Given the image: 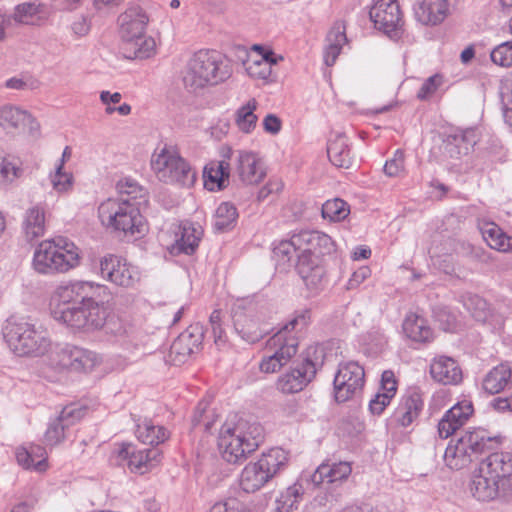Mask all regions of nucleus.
I'll use <instances>...</instances> for the list:
<instances>
[{
    "mask_svg": "<svg viewBox=\"0 0 512 512\" xmlns=\"http://www.w3.org/2000/svg\"><path fill=\"white\" fill-rule=\"evenodd\" d=\"M95 286L92 282L77 281L58 288L61 298L72 299L75 295L81 301L73 306L57 305L52 310L53 318L66 326L78 331H96L104 327L109 316V309L103 302L92 297Z\"/></svg>",
    "mask_w": 512,
    "mask_h": 512,
    "instance_id": "f257e3e1",
    "label": "nucleus"
},
{
    "mask_svg": "<svg viewBox=\"0 0 512 512\" xmlns=\"http://www.w3.org/2000/svg\"><path fill=\"white\" fill-rule=\"evenodd\" d=\"M230 65L215 51L202 49L188 60L183 72L184 87L192 92L216 86L231 77Z\"/></svg>",
    "mask_w": 512,
    "mask_h": 512,
    "instance_id": "f03ea898",
    "label": "nucleus"
},
{
    "mask_svg": "<svg viewBox=\"0 0 512 512\" xmlns=\"http://www.w3.org/2000/svg\"><path fill=\"white\" fill-rule=\"evenodd\" d=\"M263 440V427L257 422L240 419L236 424H224L218 437L222 458L232 464L244 461Z\"/></svg>",
    "mask_w": 512,
    "mask_h": 512,
    "instance_id": "7ed1b4c3",
    "label": "nucleus"
},
{
    "mask_svg": "<svg viewBox=\"0 0 512 512\" xmlns=\"http://www.w3.org/2000/svg\"><path fill=\"white\" fill-rule=\"evenodd\" d=\"M116 189L120 194L130 196L134 202L111 198L102 202L98 208L102 224H141L140 205L148 202L146 190L129 177L119 180Z\"/></svg>",
    "mask_w": 512,
    "mask_h": 512,
    "instance_id": "20e7f679",
    "label": "nucleus"
},
{
    "mask_svg": "<svg viewBox=\"0 0 512 512\" xmlns=\"http://www.w3.org/2000/svg\"><path fill=\"white\" fill-rule=\"evenodd\" d=\"M3 335L11 351L18 356L41 357L52 348L47 330L25 319H9Z\"/></svg>",
    "mask_w": 512,
    "mask_h": 512,
    "instance_id": "39448f33",
    "label": "nucleus"
},
{
    "mask_svg": "<svg viewBox=\"0 0 512 512\" xmlns=\"http://www.w3.org/2000/svg\"><path fill=\"white\" fill-rule=\"evenodd\" d=\"M79 262L78 248L62 236L42 241L33 256V268L45 275L68 272L78 266Z\"/></svg>",
    "mask_w": 512,
    "mask_h": 512,
    "instance_id": "423d86ee",
    "label": "nucleus"
},
{
    "mask_svg": "<svg viewBox=\"0 0 512 512\" xmlns=\"http://www.w3.org/2000/svg\"><path fill=\"white\" fill-rule=\"evenodd\" d=\"M150 165L156 177L164 183H177L187 187L194 184L196 172L174 145L165 144L156 148Z\"/></svg>",
    "mask_w": 512,
    "mask_h": 512,
    "instance_id": "0eeeda50",
    "label": "nucleus"
},
{
    "mask_svg": "<svg viewBox=\"0 0 512 512\" xmlns=\"http://www.w3.org/2000/svg\"><path fill=\"white\" fill-rule=\"evenodd\" d=\"M50 351L49 365L57 371L88 372L98 363V357L94 352L76 346H56Z\"/></svg>",
    "mask_w": 512,
    "mask_h": 512,
    "instance_id": "6e6552de",
    "label": "nucleus"
},
{
    "mask_svg": "<svg viewBox=\"0 0 512 512\" xmlns=\"http://www.w3.org/2000/svg\"><path fill=\"white\" fill-rule=\"evenodd\" d=\"M374 26L391 39L398 40L404 34V21L397 0H377L370 9Z\"/></svg>",
    "mask_w": 512,
    "mask_h": 512,
    "instance_id": "1a4fd4ad",
    "label": "nucleus"
},
{
    "mask_svg": "<svg viewBox=\"0 0 512 512\" xmlns=\"http://www.w3.org/2000/svg\"><path fill=\"white\" fill-rule=\"evenodd\" d=\"M317 353V347L308 348L304 361L278 378L277 389L286 394L302 391L315 377L318 367L322 365V361H319L317 357L312 360V356Z\"/></svg>",
    "mask_w": 512,
    "mask_h": 512,
    "instance_id": "9d476101",
    "label": "nucleus"
},
{
    "mask_svg": "<svg viewBox=\"0 0 512 512\" xmlns=\"http://www.w3.org/2000/svg\"><path fill=\"white\" fill-rule=\"evenodd\" d=\"M0 126L8 132L29 140H35L41 135V125L36 117L26 110L11 105L0 108Z\"/></svg>",
    "mask_w": 512,
    "mask_h": 512,
    "instance_id": "9b49d317",
    "label": "nucleus"
},
{
    "mask_svg": "<svg viewBox=\"0 0 512 512\" xmlns=\"http://www.w3.org/2000/svg\"><path fill=\"white\" fill-rule=\"evenodd\" d=\"M282 60L283 57L276 55L272 49L253 45L244 61V68L251 79L264 85L273 81L272 67Z\"/></svg>",
    "mask_w": 512,
    "mask_h": 512,
    "instance_id": "f8f14e48",
    "label": "nucleus"
},
{
    "mask_svg": "<svg viewBox=\"0 0 512 512\" xmlns=\"http://www.w3.org/2000/svg\"><path fill=\"white\" fill-rule=\"evenodd\" d=\"M365 372L356 362L341 364L334 378V395L338 403L358 395L364 386Z\"/></svg>",
    "mask_w": 512,
    "mask_h": 512,
    "instance_id": "ddd939ff",
    "label": "nucleus"
},
{
    "mask_svg": "<svg viewBox=\"0 0 512 512\" xmlns=\"http://www.w3.org/2000/svg\"><path fill=\"white\" fill-rule=\"evenodd\" d=\"M101 276L121 287H132L139 281V273L125 259L109 254L100 260Z\"/></svg>",
    "mask_w": 512,
    "mask_h": 512,
    "instance_id": "4468645a",
    "label": "nucleus"
},
{
    "mask_svg": "<svg viewBox=\"0 0 512 512\" xmlns=\"http://www.w3.org/2000/svg\"><path fill=\"white\" fill-rule=\"evenodd\" d=\"M221 160H212L207 163L203 170V183L208 191H221L229 184L230 161L233 156V149L224 145L220 148Z\"/></svg>",
    "mask_w": 512,
    "mask_h": 512,
    "instance_id": "2eb2a0df",
    "label": "nucleus"
},
{
    "mask_svg": "<svg viewBox=\"0 0 512 512\" xmlns=\"http://www.w3.org/2000/svg\"><path fill=\"white\" fill-rule=\"evenodd\" d=\"M121 44L146 35L149 16L140 6H130L118 17Z\"/></svg>",
    "mask_w": 512,
    "mask_h": 512,
    "instance_id": "dca6fc26",
    "label": "nucleus"
},
{
    "mask_svg": "<svg viewBox=\"0 0 512 512\" xmlns=\"http://www.w3.org/2000/svg\"><path fill=\"white\" fill-rule=\"evenodd\" d=\"M203 330L198 324L190 325L172 343L169 358L175 365L184 363L191 354L200 349Z\"/></svg>",
    "mask_w": 512,
    "mask_h": 512,
    "instance_id": "f3484780",
    "label": "nucleus"
},
{
    "mask_svg": "<svg viewBox=\"0 0 512 512\" xmlns=\"http://www.w3.org/2000/svg\"><path fill=\"white\" fill-rule=\"evenodd\" d=\"M236 173L242 184L255 186L267 175V169L258 153L241 150L236 161Z\"/></svg>",
    "mask_w": 512,
    "mask_h": 512,
    "instance_id": "a211bd4d",
    "label": "nucleus"
},
{
    "mask_svg": "<svg viewBox=\"0 0 512 512\" xmlns=\"http://www.w3.org/2000/svg\"><path fill=\"white\" fill-rule=\"evenodd\" d=\"M232 318L236 332L247 342L255 343L268 332V328L260 322L256 313L246 312L241 306L233 309Z\"/></svg>",
    "mask_w": 512,
    "mask_h": 512,
    "instance_id": "6ab92c4d",
    "label": "nucleus"
},
{
    "mask_svg": "<svg viewBox=\"0 0 512 512\" xmlns=\"http://www.w3.org/2000/svg\"><path fill=\"white\" fill-rule=\"evenodd\" d=\"M474 412L472 402L463 400L451 407L438 423V433L443 439L453 435L466 424Z\"/></svg>",
    "mask_w": 512,
    "mask_h": 512,
    "instance_id": "aec40b11",
    "label": "nucleus"
},
{
    "mask_svg": "<svg viewBox=\"0 0 512 512\" xmlns=\"http://www.w3.org/2000/svg\"><path fill=\"white\" fill-rule=\"evenodd\" d=\"M501 481L478 467L471 477L469 491L479 502H489L500 496Z\"/></svg>",
    "mask_w": 512,
    "mask_h": 512,
    "instance_id": "412c9836",
    "label": "nucleus"
},
{
    "mask_svg": "<svg viewBox=\"0 0 512 512\" xmlns=\"http://www.w3.org/2000/svg\"><path fill=\"white\" fill-rule=\"evenodd\" d=\"M84 410L75 407H65L48 426L44 441L47 445L56 446L65 439V429L83 417Z\"/></svg>",
    "mask_w": 512,
    "mask_h": 512,
    "instance_id": "4be33fe9",
    "label": "nucleus"
},
{
    "mask_svg": "<svg viewBox=\"0 0 512 512\" xmlns=\"http://www.w3.org/2000/svg\"><path fill=\"white\" fill-rule=\"evenodd\" d=\"M297 271L309 289H318L325 275L322 257L309 253H301L298 256Z\"/></svg>",
    "mask_w": 512,
    "mask_h": 512,
    "instance_id": "5701e85b",
    "label": "nucleus"
},
{
    "mask_svg": "<svg viewBox=\"0 0 512 512\" xmlns=\"http://www.w3.org/2000/svg\"><path fill=\"white\" fill-rule=\"evenodd\" d=\"M130 445L124 446L119 451V456L128 459V467L137 474H145L155 467L159 461L161 453L157 448L134 451Z\"/></svg>",
    "mask_w": 512,
    "mask_h": 512,
    "instance_id": "b1692460",
    "label": "nucleus"
},
{
    "mask_svg": "<svg viewBox=\"0 0 512 512\" xmlns=\"http://www.w3.org/2000/svg\"><path fill=\"white\" fill-rule=\"evenodd\" d=\"M295 241L301 243V253H309L318 257L329 254L334 247L331 237L317 230L303 229L295 234Z\"/></svg>",
    "mask_w": 512,
    "mask_h": 512,
    "instance_id": "393cba45",
    "label": "nucleus"
},
{
    "mask_svg": "<svg viewBox=\"0 0 512 512\" xmlns=\"http://www.w3.org/2000/svg\"><path fill=\"white\" fill-rule=\"evenodd\" d=\"M448 14V0H419L414 7L416 20L423 25L441 23Z\"/></svg>",
    "mask_w": 512,
    "mask_h": 512,
    "instance_id": "a878e982",
    "label": "nucleus"
},
{
    "mask_svg": "<svg viewBox=\"0 0 512 512\" xmlns=\"http://www.w3.org/2000/svg\"><path fill=\"white\" fill-rule=\"evenodd\" d=\"M479 467L486 474H490L502 482L512 475V453H491L480 462Z\"/></svg>",
    "mask_w": 512,
    "mask_h": 512,
    "instance_id": "bb28decb",
    "label": "nucleus"
},
{
    "mask_svg": "<svg viewBox=\"0 0 512 512\" xmlns=\"http://www.w3.org/2000/svg\"><path fill=\"white\" fill-rule=\"evenodd\" d=\"M16 459L20 466L27 470L39 473L45 472L49 465L47 452L40 445H31L30 448L19 447L16 450Z\"/></svg>",
    "mask_w": 512,
    "mask_h": 512,
    "instance_id": "cd10ccee",
    "label": "nucleus"
},
{
    "mask_svg": "<svg viewBox=\"0 0 512 512\" xmlns=\"http://www.w3.org/2000/svg\"><path fill=\"white\" fill-rule=\"evenodd\" d=\"M430 374L436 381L447 385L457 384L462 379V372L455 360L441 356L435 358L430 366Z\"/></svg>",
    "mask_w": 512,
    "mask_h": 512,
    "instance_id": "c85d7f7f",
    "label": "nucleus"
},
{
    "mask_svg": "<svg viewBox=\"0 0 512 512\" xmlns=\"http://www.w3.org/2000/svg\"><path fill=\"white\" fill-rule=\"evenodd\" d=\"M381 392H378L373 399L370 400L369 409L372 414H381L385 407L390 403L392 397L397 390V382L392 371L386 370L382 373Z\"/></svg>",
    "mask_w": 512,
    "mask_h": 512,
    "instance_id": "c756f323",
    "label": "nucleus"
},
{
    "mask_svg": "<svg viewBox=\"0 0 512 512\" xmlns=\"http://www.w3.org/2000/svg\"><path fill=\"white\" fill-rule=\"evenodd\" d=\"M351 466L347 462L322 463L311 476L314 485L319 486L324 482L334 483L346 479L351 473Z\"/></svg>",
    "mask_w": 512,
    "mask_h": 512,
    "instance_id": "7c9ffc66",
    "label": "nucleus"
},
{
    "mask_svg": "<svg viewBox=\"0 0 512 512\" xmlns=\"http://www.w3.org/2000/svg\"><path fill=\"white\" fill-rule=\"evenodd\" d=\"M179 230L180 233H176L175 243L168 247L169 253L173 256L181 253L193 254L198 246L202 230L196 229L195 226H179Z\"/></svg>",
    "mask_w": 512,
    "mask_h": 512,
    "instance_id": "2f4dec72",
    "label": "nucleus"
},
{
    "mask_svg": "<svg viewBox=\"0 0 512 512\" xmlns=\"http://www.w3.org/2000/svg\"><path fill=\"white\" fill-rule=\"evenodd\" d=\"M267 346L286 365L297 353L298 340L294 336H287V332L279 330L268 340Z\"/></svg>",
    "mask_w": 512,
    "mask_h": 512,
    "instance_id": "473e14b6",
    "label": "nucleus"
},
{
    "mask_svg": "<svg viewBox=\"0 0 512 512\" xmlns=\"http://www.w3.org/2000/svg\"><path fill=\"white\" fill-rule=\"evenodd\" d=\"M327 46L324 51L326 65L332 66L341 53L343 45L347 42L346 25L343 21H336L327 35Z\"/></svg>",
    "mask_w": 512,
    "mask_h": 512,
    "instance_id": "72a5a7b5",
    "label": "nucleus"
},
{
    "mask_svg": "<svg viewBox=\"0 0 512 512\" xmlns=\"http://www.w3.org/2000/svg\"><path fill=\"white\" fill-rule=\"evenodd\" d=\"M124 56L128 59H148L157 52V44L153 37L143 35L141 39L121 44Z\"/></svg>",
    "mask_w": 512,
    "mask_h": 512,
    "instance_id": "f704fd0d",
    "label": "nucleus"
},
{
    "mask_svg": "<svg viewBox=\"0 0 512 512\" xmlns=\"http://www.w3.org/2000/svg\"><path fill=\"white\" fill-rule=\"evenodd\" d=\"M124 56L128 59H148L157 52V44L153 37L143 35L141 39L121 44Z\"/></svg>",
    "mask_w": 512,
    "mask_h": 512,
    "instance_id": "c9c22d12",
    "label": "nucleus"
},
{
    "mask_svg": "<svg viewBox=\"0 0 512 512\" xmlns=\"http://www.w3.org/2000/svg\"><path fill=\"white\" fill-rule=\"evenodd\" d=\"M270 474H267L261 466L255 462L248 464L241 473L240 485L248 493L259 490L266 482L270 480Z\"/></svg>",
    "mask_w": 512,
    "mask_h": 512,
    "instance_id": "e433bc0d",
    "label": "nucleus"
},
{
    "mask_svg": "<svg viewBox=\"0 0 512 512\" xmlns=\"http://www.w3.org/2000/svg\"><path fill=\"white\" fill-rule=\"evenodd\" d=\"M49 11L43 5L24 3L16 7L14 19L22 24L41 25L48 20Z\"/></svg>",
    "mask_w": 512,
    "mask_h": 512,
    "instance_id": "4c0bfd02",
    "label": "nucleus"
},
{
    "mask_svg": "<svg viewBox=\"0 0 512 512\" xmlns=\"http://www.w3.org/2000/svg\"><path fill=\"white\" fill-rule=\"evenodd\" d=\"M403 332L413 341L426 342L432 336V330L427 321L417 314L410 313L403 322Z\"/></svg>",
    "mask_w": 512,
    "mask_h": 512,
    "instance_id": "58836bf2",
    "label": "nucleus"
},
{
    "mask_svg": "<svg viewBox=\"0 0 512 512\" xmlns=\"http://www.w3.org/2000/svg\"><path fill=\"white\" fill-rule=\"evenodd\" d=\"M257 108L258 101L255 98H250L235 111V125L242 133L249 134L255 129L258 121V117L255 114Z\"/></svg>",
    "mask_w": 512,
    "mask_h": 512,
    "instance_id": "ea45409f",
    "label": "nucleus"
},
{
    "mask_svg": "<svg viewBox=\"0 0 512 512\" xmlns=\"http://www.w3.org/2000/svg\"><path fill=\"white\" fill-rule=\"evenodd\" d=\"M511 377V367L506 363H502L486 375L483 380V389L490 394L499 393L506 387Z\"/></svg>",
    "mask_w": 512,
    "mask_h": 512,
    "instance_id": "a19ab883",
    "label": "nucleus"
},
{
    "mask_svg": "<svg viewBox=\"0 0 512 512\" xmlns=\"http://www.w3.org/2000/svg\"><path fill=\"white\" fill-rule=\"evenodd\" d=\"M422 406L420 394L414 392L404 397L396 412L399 423L409 426L419 416Z\"/></svg>",
    "mask_w": 512,
    "mask_h": 512,
    "instance_id": "79ce46f5",
    "label": "nucleus"
},
{
    "mask_svg": "<svg viewBox=\"0 0 512 512\" xmlns=\"http://www.w3.org/2000/svg\"><path fill=\"white\" fill-rule=\"evenodd\" d=\"M474 456L491 448L493 439L488 437L483 429L468 430L458 439Z\"/></svg>",
    "mask_w": 512,
    "mask_h": 512,
    "instance_id": "37998d69",
    "label": "nucleus"
},
{
    "mask_svg": "<svg viewBox=\"0 0 512 512\" xmlns=\"http://www.w3.org/2000/svg\"><path fill=\"white\" fill-rule=\"evenodd\" d=\"M481 234L492 249L500 252L512 251V236L507 235L500 226H483Z\"/></svg>",
    "mask_w": 512,
    "mask_h": 512,
    "instance_id": "c03bdc74",
    "label": "nucleus"
},
{
    "mask_svg": "<svg viewBox=\"0 0 512 512\" xmlns=\"http://www.w3.org/2000/svg\"><path fill=\"white\" fill-rule=\"evenodd\" d=\"M474 455L457 440L456 444L449 445L444 454V461L447 466L454 470L467 467L473 461Z\"/></svg>",
    "mask_w": 512,
    "mask_h": 512,
    "instance_id": "a18cd8bd",
    "label": "nucleus"
},
{
    "mask_svg": "<svg viewBox=\"0 0 512 512\" xmlns=\"http://www.w3.org/2000/svg\"><path fill=\"white\" fill-rule=\"evenodd\" d=\"M287 453L281 448H272L268 452L263 453L257 463L272 478L278 471L287 464Z\"/></svg>",
    "mask_w": 512,
    "mask_h": 512,
    "instance_id": "49530a36",
    "label": "nucleus"
},
{
    "mask_svg": "<svg viewBox=\"0 0 512 512\" xmlns=\"http://www.w3.org/2000/svg\"><path fill=\"white\" fill-rule=\"evenodd\" d=\"M327 153L333 165L340 168L349 167L351 163L350 150L348 149L343 137H337L335 140L330 141Z\"/></svg>",
    "mask_w": 512,
    "mask_h": 512,
    "instance_id": "de8ad7c7",
    "label": "nucleus"
},
{
    "mask_svg": "<svg viewBox=\"0 0 512 512\" xmlns=\"http://www.w3.org/2000/svg\"><path fill=\"white\" fill-rule=\"evenodd\" d=\"M350 214V206L340 198L327 200L322 205V217L330 222H342Z\"/></svg>",
    "mask_w": 512,
    "mask_h": 512,
    "instance_id": "09e8293b",
    "label": "nucleus"
},
{
    "mask_svg": "<svg viewBox=\"0 0 512 512\" xmlns=\"http://www.w3.org/2000/svg\"><path fill=\"white\" fill-rule=\"evenodd\" d=\"M136 435L141 442L150 445H157L168 437L165 428L154 426L147 421L138 425Z\"/></svg>",
    "mask_w": 512,
    "mask_h": 512,
    "instance_id": "8fccbe9b",
    "label": "nucleus"
},
{
    "mask_svg": "<svg viewBox=\"0 0 512 512\" xmlns=\"http://www.w3.org/2000/svg\"><path fill=\"white\" fill-rule=\"evenodd\" d=\"M463 303L470 315L478 322H485L490 316L488 303L478 295H466Z\"/></svg>",
    "mask_w": 512,
    "mask_h": 512,
    "instance_id": "3c124183",
    "label": "nucleus"
},
{
    "mask_svg": "<svg viewBox=\"0 0 512 512\" xmlns=\"http://www.w3.org/2000/svg\"><path fill=\"white\" fill-rule=\"evenodd\" d=\"M301 250V243L295 241V234L290 240L281 241L273 250L275 258L282 264H289L295 257L298 258L300 254L297 251Z\"/></svg>",
    "mask_w": 512,
    "mask_h": 512,
    "instance_id": "603ef678",
    "label": "nucleus"
},
{
    "mask_svg": "<svg viewBox=\"0 0 512 512\" xmlns=\"http://www.w3.org/2000/svg\"><path fill=\"white\" fill-rule=\"evenodd\" d=\"M110 234L118 241L131 242L147 232V226H110Z\"/></svg>",
    "mask_w": 512,
    "mask_h": 512,
    "instance_id": "864d4df0",
    "label": "nucleus"
},
{
    "mask_svg": "<svg viewBox=\"0 0 512 512\" xmlns=\"http://www.w3.org/2000/svg\"><path fill=\"white\" fill-rule=\"evenodd\" d=\"M492 62L500 67H512V41L496 46L490 53Z\"/></svg>",
    "mask_w": 512,
    "mask_h": 512,
    "instance_id": "5fc2aeb1",
    "label": "nucleus"
},
{
    "mask_svg": "<svg viewBox=\"0 0 512 512\" xmlns=\"http://www.w3.org/2000/svg\"><path fill=\"white\" fill-rule=\"evenodd\" d=\"M443 84L444 76L442 74L436 73L428 77L419 88L417 98L422 101L431 99Z\"/></svg>",
    "mask_w": 512,
    "mask_h": 512,
    "instance_id": "6e6d98bb",
    "label": "nucleus"
},
{
    "mask_svg": "<svg viewBox=\"0 0 512 512\" xmlns=\"http://www.w3.org/2000/svg\"><path fill=\"white\" fill-rule=\"evenodd\" d=\"M239 213L236 206L231 202H222L215 210V224H232L238 220Z\"/></svg>",
    "mask_w": 512,
    "mask_h": 512,
    "instance_id": "4d7b16f0",
    "label": "nucleus"
},
{
    "mask_svg": "<svg viewBox=\"0 0 512 512\" xmlns=\"http://www.w3.org/2000/svg\"><path fill=\"white\" fill-rule=\"evenodd\" d=\"M384 173L388 177H402L405 174V154L401 149H397L393 157L386 161Z\"/></svg>",
    "mask_w": 512,
    "mask_h": 512,
    "instance_id": "13d9d810",
    "label": "nucleus"
},
{
    "mask_svg": "<svg viewBox=\"0 0 512 512\" xmlns=\"http://www.w3.org/2000/svg\"><path fill=\"white\" fill-rule=\"evenodd\" d=\"M51 183L56 191L67 192L73 186V175L64 168L57 167L55 173L51 175Z\"/></svg>",
    "mask_w": 512,
    "mask_h": 512,
    "instance_id": "bf43d9fd",
    "label": "nucleus"
},
{
    "mask_svg": "<svg viewBox=\"0 0 512 512\" xmlns=\"http://www.w3.org/2000/svg\"><path fill=\"white\" fill-rule=\"evenodd\" d=\"M477 139L476 131L473 129H467L454 136V141L460 151H463L464 153H468V151L474 147Z\"/></svg>",
    "mask_w": 512,
    "mask_h": 512,
    "instance_id": "052dcab7",
    "label": "nucleus"
},
{
    "mask_svg": "<svg viewBox=\"0 0 512 512\" xmlns=\"http://www.w3.org/2000/svg\"><path fill=\"white\" fill-rule=\"evenodd\" d=\"M310 318H311L310 310L303 309L288 324H286L281 330L288 333V331L294 330L296 328L302 329L308 325Z\"/></svg>",
    "mask_w": 512,
    "mask_h": 512,
    "instance_id": "680f3d73",
    "label": "nucleus"
},
{
    "mask_svg": "<svg viewBox=\"0 0 512 512\" xmlns=\"http://www.w3.org/2000/svg\"><path fill=\"white\" fill-rule=\"evenodd\" d=\"M283 366H285L284 363L274 354L264 357L262 361L259 364V369L261 372L264 373H275L279 371Z\"/></svg>",
    "mask_w": 512,
    "mask_h": 512,
    "instance_id": "e2e57ef3",
    "label": "nucleus"
},
{
    "mask_svg": "<svg viewBox=\"0 0 512 512\" xmlns=\"http://www.w3.org/2000/svg\"><path fill=\"white\" fill-rule=\"evenodd\" d=\"M203 422L206 431H210L213 421L210 420V416L207 414V403H199L195 415L192 419L193 425H197Z\"/></svg>",
    "mask_w": 512,
    "mask_h": 512,
    "instance_id": "0e129e2a",
    "label": "nucleus"
},
{
    "mask_svg": "<svg viewBox=\"0 0 512 512\" xmlns=\"http://www.w3.org/2000/svg\"><path fill=\"white\" fill-rule=\"evenodd\" d=\"M17 167L5 158H0V182L10 181L17 176Z\"/></svg>",
    "mask_w": 512,
    "mask_h": 512,
    "instance_id": "69168bd1",
    "label": "nucleus"
},
{
    "mask_svg": "<svg viewBox=\"0 0 512 512\" xmlns=\"http://www.w3.org/2000/svg\"><path fill=\"white\" fill-rule=\"evenodd\" d=\"M505 122L512 127V88L502 92Z\"/></svg>",
    "mask_w": 512,
    "mask_h": 512,
    "instance_id": "338daca9",
    "label": "nucleus"
},
{
    "mask_svg": "<svg viewBox=\"0 0 512 512\" xmlns=\"http://www.w3.org/2000/svg\"><path fill=\"white\" fill-rule=\"evenodd\" d=\"M209 512H250L248 510H244L238 506L235 500H230L228 502H218L214 504Z\"/></svg>",
    "mask_w": 512,
    "mask_h": 512,
    "instance_id": "774afa93",
    "label": "nucleus"
}]
</instances>
